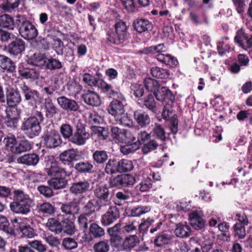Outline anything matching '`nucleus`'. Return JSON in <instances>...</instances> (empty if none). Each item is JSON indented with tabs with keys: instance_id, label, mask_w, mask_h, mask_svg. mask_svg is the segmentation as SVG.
<instances>
[{
	"instance_id": "nucleus-37",
	"label": "nucleus",
	"mask_w": 252,
	"mask_h": 252,
	"mask_svg": "<svg viewBox=\"0 0 252 252\" xmlns=\"http://www.w3.org/2000/svg\"><path fill=\"white\" fill-rule=\"evenodd\" d=\"M93 168V165L90 161L80 162L75 165V169L80 173H90Z\"/></svg>"
},
{
	"instance_id": "nucleus-16",
	"label": "nucleus",
	"mask_w": 252,
	"mask_h": 252,
	"mask_svg": "<svg viewBox=\"0 0 252 252\" xmlns=\"http://www.w3.org/2000/svg\"><path fill=\"white\" fill-rule=\"evenodd\" d=\"M98 84V87L110 97H113L116 96L119 97V94H122L120 93L118 89H114L110 85L107 84L102 79H99Z\"/></svg>"
},
{
	"instance_id": "nucleus-29",
	"label": "nucleus",
	"mask_w": 252,
	"mask_h": 252,
	"mask_svg": "<svg viewBox=\"0 0 252 252\" xmlns=\"http://www.w3.org/2000/svg\"><path fill=\"white\" fill-rule=\"evenodd\" d=\"M134 29L139 33H141L151 28L152 25L147 20L137 19L133 23Z\"/></svg>"
},
{
	"instance_id": "nucleus-56",
	"label": "nucleus",
	"mask_w": 252,
	"mask_h": 252,
	"mask_svg": "<svg viewBox=\"0 0 252 252\" xmlns=\"http://www.w3.org/2000/svg\"><path fill=\"white\" fill-rule=\"evenodd\" d=\"M60 132L64 139H68L72 136L73 128L69 124H63L60 127Z\"/></svg>"
},
{
	"instance_id": "nucleus-63",
	"label": "nucleus",
	"mask_w": 252,
	"mask_h": 252,
	"mask_svg": "<svg viewBox=\"0 0 252 252\" xmlns=\"http://www.w3.org/2000/svg\"><path fill=\"white\" fill-rule=\"evenodd\" d=\"M63 229L66 233L70 235H73L76 231L74 222L69 220L63 222Z\"/></svg>"
},
{
	"instance_id": "nucleus-34",
	"label": "nucleus",
	"mask_w": 252,
	"mask_h": 252,
	"mask_svg": "<svg viewBox=\"0 0 252 252\" xmlns=\"http://www.w3.org/2000/svg\"><path fill=\"white\" fill-rule=\"evenodd\" d=\"M0 66L4 70L12 72L14 70L15 66L13 61L4 55H0Z\"/></svg>"
},
{
	"instance_id": "nucleus-26",
	"label": "nucleus",
	"mask_w": 252,
	"mask_h": 252,
	"mask_svg": "<svg viewBox=\"0 0 252 252\" xmlns=\"http://www.w3.org/2000/svg\"><path fill=\"white\" fill-rule=\"evenodd\" d=\"M138 242V239L136 235H134L127 237L120 246V250L129 251L134 248Z\"/></svg>"
},
{
	"instance_id": "nucleus-38",
	"label": "nucleus",
	"mask_w": 252,
	"mask_h": 252,
	"mask_svg": "<svg viewBox=\"0 0 252 252\" xmlns=\"http://www.w3.org/2000/svg\"><path fill=\"white\" fill-rule=\"evenodd\" d=\"M63 67V64L59 60L50 58H47L45 65V68L48 70H56L60 69Z\"/></svg>"
},
{
	"instance_id": "nucleus-62",
	"label": "nucleus",
	"mask_w": 252,
	"mask_h": 252,
	"mask_svg": "<svg viewBox=\"0 0 252 252\" xmlns=\"http://www.w3.org/2000/svg\"><path fill=\"white\" fill-rule=\"evenodd\" d=\"M28 244L33 249L38 252H44L47 250L46 245L43 244L41 241L38 240L31 241L28 242Z\"/></svg>"
},
{
	"instance_id": "nucleus-61",
	"label": "nucleus",
	"mask_w": 252,
	"mask_h": 252,
	"mask_svg": "<svg viewBox=\"0 0 252 252\" xmlns=\"http://www.w3.org/2000/svg\"><path fill=\"white\" fill-rule=\"evenodd\" d=\"M121 147V152L124 155H127L133 152L139 148V143L126 144Z\"/></svg>"
},
{
	"instance_id": "nucleus-58",
	"label": "nucleus",
	"mask_w": 252,
	"mask_h": 252,
	"mask_svg": "<svg viewBox=\"0 0 252 252\" xmlns=\"http://www.w3.org/2000/svg\"><path fill=\"white\" fill-rule=\"evenodd\" d=\"M228 43L229 42L227 38L218 43L217 49L220 55H224L230 49V47Z\"/></svg>"
},
{
	"instance_id": "nucleus-5",
	"label": "nucleus",
	"mask_w": 252,
	"mask_h": 252,
	"mask_svg": "<svg viewBox=\"0 0 252 252\" xmlns=\"http://www.w3.org/2000/svg\"><path fill=\"white\" fill-rule=\"evenodd\" d=\"M94 196L97 199L96 203L99 208L108 205L110 204L109 199V191L108 188L103 184L96 185L94 189Z\"/></svg>"
},
{
	"instance_id": "nucleus-35",
	"label": "nucleus",
	"mask_w": 252,
	"mask_h": 252,
	"mask_svg": "<svg viewBox=\"0 0 252 252\" xmlns=\"http://www.w3.org/2000/svg\"><path fill=\"white\" fill-rule=\"evenodd\" d=\"M7 102L9 105L14 106L19 103L21 101L20 93L14 90H11L6 96Z\"/></svg>"
},
{
	"instance_id": "nucleus-15",
	"label": "nucleus",
	"mask_w": 252,
	"mask_h": 252,
	"mask_svg": "<svg viewBox=\"0 0 252 252\" xmlns=\"http://www.w3.org/2000/svg\"><path fill=\"white\" fill-rule=\"evenodd\" d=\"M154 94L158 101L167 99L172 102L174 99V96L171 91L165 87H159L154 93Z\"/></svg>"
},
{
	"instance_id": "nucleus-13",
	"label": "nucleus",
	"mask_w": 252,
	"mask_h": 252,
	"mask_svg": "<svg viewBox=\"0 0 252 252\" xmlns=\"http://www.w3.org/2000/svg\"><path fill=\"white\" fill-rule=\"evenodd\" d=\"M19 75L24 79L31 81L37 79L39 77V72L35 68H25L23 66L18 67Z\"/></svg>"
},
{
	"instance_id": "nucleus-1",
	"label": "nucleus",
	"mask_w": 252,
	"mask_h": 252,
	"mask_svg": "<svg viewBox=\"0 0 252 252\" xmlns=\"http://www.w3.org/2000/svg\"><path fill=\"white\" fill-rule=\"evenodd\" d=\"M33 201L23 191L16 189L13 191V202L11 203V211L16 214L26 215L31 211Z\"/></svg>"
},
{
	"instance_id": "nucleus-33",
	"label": "nucleus",
	"mask_w": 252,
	"mask_h": 252,
	"mask_svg": "<svg viewBox=\"0 0 252 252\" xmlns=\"http://www.w3.org/2000/svg\"><path fill=\"white\" fill-rule=\"evenodd\" d=\"M14 22L13 18L6 14L0 15V27L9 30H13Z\"/></svg>"
},
{
	"instance_id": "nucleus-46",
	"label": "nucleus",
	"mask_w": 252,
	"mask_h": 252,
	"mask_svg": "<svg viewBox=\"0 0 252 252\" xmlns=\"http://www.w3.org/2000/svg\"><path fill=\"white\" fill-rule=\"evenodd\" d=\"M234 235L238 239H244L246 235V229L244 226L240 223H236L233 227Z\"/></svg>"
},
{
	"instance_id": "nucleus-24",
	"label": "nucleus",
	"mask_w": 252,
	"mask_h": 252,
	"mask_svg": "<svg viewBox=\"0 0 252 252\" xmlns=\"http://www.w3.org/2000/svg\"><path fill=\"white\" fill-rule=\"evenodd\" d=\"M4 141L6 146L14 154H20L22 153L20 142H17L14 137H8L4 138Z\"/></svg>"
},
{
	"instance_id": "nucleus-50",
	"label": "nucleus",
	"mask_w": 252,
	"mask_h": 252,
	"mask_svg": "<svg viewBox=\"0 0 252 252\" xmlns=\"http://www.w3.org/2000/svg\"><path fill=\"white\" fill-rule=\"evenodd\" d=\"M94 160L97 163H103L108 159V155L104 151H96L93 155Z\"/></svg>"
},
{
	"instance_id": "nucleus-52",
	"label": "nucleus",
	"mask_w": 252,
	"mask_h": 252,
	"mask_svg": "<svg viewBox=\"0 0 252 252\" xmlns=\"http://www.w3.org/2000/svg\"><path fill=\"white\" fill-rule=\"evenodd\" d=\"M37 208L39 212L47 214H52L55 212L54 207L50 203L45 202L37 205Z\"/></svg>"
},
{
	"instance_id": "nucleus-48",
	"label": "nucleus",
	"mask_w": 252,
	"mask_h": 252,
	"mask_svg": "<svg viewBox=\"0 0 252 252\" xmlns=\"http://www.w3.org/2000/svg\"><path fill=\"white\" fill-rule=\"evenodd\" d=\"M121 143L133 144L138 143L136 141V137L131 132L127 129H125L124 134L121 142Z\"/></svg>"
},
{
	"instance_id": "nucleus-44",
	"label": "nucleus",
	"mask_w": 252,
	"mask_h": 252,
	"mask_svg": "<svg viewBox=\"0 0 252 252\" xmlns=\"http://www.w3.org/2000/svg\"><path fill=\"white\" fill-rule=\"evenodd\" d=\"M115 119L118 124L124 126L131 127L133 126L132 120L125 112L123 115L117 117Z\"/></svg>"
},
{
	"instance_id": "nucleus-6",
	"label": "nucleus",
	"mask_w": 252,
	"mask_h": 252,
	"mask_svg": "<svg viewBox=\"0 0 252 252\" xmlns=\"http://www.w3.org/2000/svg\"><path fill=\"white\" fill-rule=\"evenodd\" d=\"M42 138L44 144L49 148H55L60 146L62 142L59 133L54 129L45 131Z\"/></svg>"
},
{
	"instance_id": "nucleus-53",
	"label": "nucleus",
	"mask_w": 252,
	"mask_h": 252,
	"mask_svg": "<svg viewBox=\"0 0 252 252\" xmlns=\"http://www.w3.org/2000/svg\"><path fill=\"white\" fill-rule=\"evenodd\" d=\"M94 249L95 252H108L110 246L107 241H101L94 245Z\"/></svg>"
},
{
	"instance_id": "nucleus-60",
	"label": "nucleus",
	"mask_w": 252,
	"mask_h": 252,
	"mask_svg": "<svg viewBox=\"0 0 252 252\" xmlns=\"http://www.w3.org/2000/svg\"><path fill=\"white\" fill-rule=\"evenodd\" d=\"M62 245L66 250H68L74 249L78 247L77 242L71 238H64L62 242Z\"/></svg>"
},
{
	"instance_id": "nucleus-40",
	"label": "nucleus",
	"mask_w": 252,
	"mask_h": 252,
	"mask_svg": "<svg viewBox=\"0 0 252 252\" xmlns=\"http://www.w3.org/2000/svg\"><path fill=\"white\" fill-rule=\"evenodd\" d=\"M118 163L119 172H125L132 170L133 165L131 161L128 159H122Z\"/></svg>"
},
{
	"instance_id": "nucleus-27",
	"label": "nucleus",
	"mask_w": 252,
	"mask_h": 252,
	"mask_svg": "<svg viewBox=\"0 0 252 252\" xmlns=\"http://www.w3.org/2000/svg\"><path fill=\"white\" fill-rule=\"evenodd\" d=\"M151 221L153 222V220H151L150 221L147 220L144 222L141 223L140 224L135 221H129L127 223H126L124 226V230L127 233H132L135 231L137 230V227L139 225V229H142L143 226H146L148 227L149 224L151 223Z\"/></svg>"
},
{
	"instance_id": "nucleus-49",
	"label": "nucleus",
	"mask_w": 252,
	"mask_h": 252,
	"mask_svg": "<svg viewBox=\"0 0 252 252\" xmlns=\"http://www.w3.org/2000/svg\"><path fill=\"white\" fill-rule=\"evenodd\" d=\"M144 85L145 88L151 92L154 93L159 87L158 82L151 78H147L144 80Z\"/></svg>"
},
{
	"instance_id": "nucleus-18",
	"label": "nucleus",
	"mask_w": 252,
	"mask_h": 252,
	"mask_svg": "<svg viewBox=\"0 0 252 252\" xmlns=\"http://www.w3.org/2000/svg\"><path fill=\"white\" fill-rule=\"evenodd\" d=\"M25 42L20 39H17L10 43L8 46L9 53L13 55L21 54L25 50Z\"/></svg>"
},
{
	"instance_id": "nucleus-9",
	"label": "nucleus",
	"mask_w": 252,
	"mask_h": 252,
	"mask_svg": "<svg viewBox=\"0 0 252 252\" xmlns=\"http://www.w3.org/2000/svg\"><path fill=\"white\" fill-rule=\"evenodd\" d=\"M60 209L63 213L73 218L79 214L80 211L79 202L76 199H74L68 203L62 204Z\"/></svg>"
},
{
	"instance_id": "nucleus-7",
	"label": "nucleus",
	"mask_w": 252,
	"mask_h": 252,
	"mask_svg": "<svg viewBox=\"0 0 252 252\" xmlns=\"http://www.w3.org/2000/svg\"><path fill=\"white\" fill-rule=\"evenodd\" d=\"M118 99H114L110 104L108 107L109 114L113 116L114 118L120 116L125 112L124 102L125 98L122 94H120Z\"/></svg>"
},
{
	"instance_id": "nucleus-39",
	"label": "nucleus",
	"mask_w": 252,
	"mask_h": 252,
	"mask_svg": "<svg viewBox=\"0 0 252 252\" xmlns=\"http://www.w3.org/2000/svg\"><path fill=\"white\" fill-rule=\"evenodd\" d=\"M89 229L91 234L94 238H100L105 234L104 229L95 223L91 224Z\"/></svg>"
},
{
	"instance_id": "nucleus-57",
	"label": "nucleus",
	"mask_w": 252,
	"mask_h": 252,
	"mask_svg": "<svg viewBox=\"0 0 252 252\" xmlns=\"http://www.w3.org/2000/svg\"><path fill=\"white\" fill-rule=\"evenodd\" d=\"M166 47L163 44H159L157 46H152L145 48L143 50V53L149 54L150 53H160L166 51Z\"/></svg>"
},
{
	"instance_id": "nucleus-8",
	"label": "nucleus",
	"mask_w": 252,
	"mask_h": 252,
	"mask_svg": "<svg viewBox=\"0 0 252 252\" xmlns=\"http://www.w3.org/2000/svg\"><path fill=\"white\" fill-rule=\"evenodd\" d=\"M19 33L22 37L27 40L33 39L38 34L35 27L29 21L22 22L19 29Z\"/></svg>"
},
{
	"instance_id": "nucleus-22",
	"label": "nucleus",
	"mask_w": 252,
	"mask_h": 252,
	"mask_svg": "<svg viewBox=\"0 0 252 252\" xmlns=\"http://www.w3.org/2000/svg\"><path fill=\"white\" fill-rule=\"evenodd\" d=\"M78 155L74 149H69L65 151L60 155V159L64 164L69 163L77 159Z\"/></svg>"
},
{
	"instance_id": "nucleus-4",
	"label": "nucleus",
	"mask_w": 252,
	"mask_h": 252,
	"mask_svg": "<svg viewBox=\"0 0 252 252\" xmlns=\"http://www.w3.org/2000/svg\"><path fill=\"white\" fill-rule=\"evenodd\" d=\"M90 137V134L86 131L85 125L79 120L76 125V129L70 139V142L78 146L84 145Z\"/></svg>"
},
{
	"instance_id": "nucleus-30",
	"label": "nucleus",
	"mask_w": 252,
	"mask_h": 252,
	"mask_svg": "<svg viewBox=\"0 0 252 252\" xmlns=\"http://www.w3.org/2000/svg\"><path fill=\"white\" fill-rule=\"evenodd\" d=\"M175 233L178 237L186 238L189 236L191 233V229L188 225L179 223L177 224Z\"/></svg>"
},
{
	"instance_id": "nucleus-10",
	"label": "nucleus",
	"mask_w": 252,
	"mask_h": 252,
	"mask_svg": "<svg viewBox=\"0 0 252 252\" xmlns=\"http://www.w3.org/2000/svg\"><path fill=\"white\" fill-rule=\"evenodd\" d=\"M57 102L62 109L67 111H76L79 108L76 101L65 96L59 97Z\"/></svg>"
},
{
	"instance_id": "nucleus-19",
	"label": "nucleus",
	"mask_w": 252,
	"mask_h": 252,
	"mask_svg": "<svg viewBox=\"0 0 252 252\" xmlns=\"http://www.w3.org/2000/svg\"><path fill=\"white\" fill-rule=\"evenodd\" d=\"M21 89L26 100L33 101L34 102L40 101L41 97H40L37 91L31 89L25 84H23L21 87Z\"/></svg>"
},
{
	"instance_id": "nucleus-2",
	"label": "nucleus",
	"mask_w": 252,
	"mask_h": 252,
	"mask_svg": "<svg viewBox=\"0 0 252 252\" xmlns=\"http://www.w3.org/2000/svg\"><path fill=\"white\" fill-rule=\"evenodd\" d=\"M43 121V116L41 112L37 111L35 114L29 117L23 122L21 129L29 137L32 138L39 135L41 131L40 124Z\"/></svg>"
},
{
	"instance_id": "nucleus-54",
	"label": "nucleus",
	"mask_w": 252,
	"mask_h": 252,
	"mask_svg": "<svg viewBox=\"0 0 252 252\" xmlns=\"http://www.w3.org/2000/svg\"><path fill=\"white\" fill-rule=\"evenodd\" d=\"M151 71V74L154 77L158 78H166L169 75L166 70L158 67H153Z\"/></svg>"
},
{
	"instance_id": "nucleus-31",
	"label": "nucleus",
	"mask_w": 252,
	"mask_h": 252,
	"mask_svg": "<svg viewBox=\"0 0 252 252\" xmlns=\"http://www.w3.org/2000/svg\"><path fill=\"white\" fill-rule=\"evenodd\" d=\"M46 226L49 230L56 234L60 233L63 230L61 223L54 218L49 219L46 224Z\"/></svg>"
},
{
	"instance_id": "nucleus-28",
	"label": "nucleus",
	"mask_w": 252,
	"mask_h": 252,
	"mask_svg": "<svg viewBox=\"0 0 252 252\" xmlns=\"http://www.w3.org/2000/svg\"><path fill=\"white\" fill-rule=\"evenodd\" d=\"M66 177H56L48 181L49 185L53 188L59 189L65 187L67 185Z\"/></svg>"
},
{
	"instance_id": "nucleus-17",
	"label": "nucleus",
	"mask_w": 252,
	"mask_h": 252,
	"mask_svg": "<svg viewBox=\"0 0 252 252\" xmlns=\"http://www.w3.org/2000/svg\"><path fill=\"white\" fill-rule=\"evenodd\" d=\"M202 216V212L200 211H195L190 214L189 218L190 223L194 228L201 229L203 227L204 222Z\"/></svg>"
},
{
	"instance_id": "nucleus-12",
	"label": "nucleus",
	"mask_w": 252,
	"mask_h": 252,
	"mask_svg": "<svg viewBox=\"0 0 252 252\" xmlns=\"http://www.w3.org/2000/svg\"><path fill=\"white\" fill-rule=\"evenodd\" d=\"M90 188V184L87 180L79 181L72 183L70 187V191L75 195L87 192Z\"/></svg>"
},
{
	"instance_id": "nucleus-11",
	"label": "nucleus",
	"mask_w": 252,
	"mask_h": 252,
	"mask_svg": "<svg viewBox=\"0 0 252 252\" xmlns=\"http://www.w3.org/2000/svg\"><path fill=\"white\" fill-rule=\"evenodd\" d=\"M119 217V211L115 207H110L101 218V223L107 226L114 222Z\"/></svg>"
},
{
	"instance_id": "nucleus-14",
	"label": "nucleus",
	"mask_w": 252,
	"mask_h": 252,
	"mask_svg": "<svg viewBox=\"0 0 252 252\" xmlns=\"http://www.w3.org/2000/svg\"><path fill=\"white\" fill-rule=\"evenodd\" d=\"M85 102L91 106H98L101 103V100L98 94L94 91L87 90L83 94Z\"/></svg>"
},
{
	"instance_id": "nucleus-25",
	"label": "nucleus",
	"mask_w": 252,
	"mask_h": 252,
	"mask_svg": "<svg viewBox=\"0 0 252 252\" xmlns=\"http://www.w3.org/2000/svg\"><path fill=\"white\" fill-rule=\"evenodd\" d=\"M48 175L53 177H67L68 175L63 168L59 167L56 163H51V166L46 169Z\"/></svg>"
},
{
	"instance_id": "nucleus-21",
	"label": "nucleus",
	"mask_w": 252,
	"mask_h": 252,
	"mask_svg": "<svg viewBox=\"0 0 252 252\" xmlns=\"http://www.w3.org/2000/svg\"><path fill=\"white\" fill-rule=\"evenodd\" d=\"M133 116L137 124L141 127H145L150 123L149 115L144 112L136 111L134 112Z\"/></svg>"
},
{
	"instance_id": "nucleus-41",
	"label": "nucleus",
	"mask_w": 252,
	"mask_h": 252,
	"mask_svg": "<svg viewBox=\"0 0 252 252\" xmlns=\"http://www.w3.org/2000/svg\"><path fill=\"white\" fill-rule=\"evenodd\" d=\"M0 229L10 235H15L14 231L9 227V222L3 216L0 215Z\"/></svg>"
},
{
	"instance_id": "nucleus-47",
	"label": "nucleus",
	"mask_w": 252,
	"mask_h": 252,
	"mask_svg": "<svg viewBox=\"0 0 252 252\" xmlns=\"http://www.w3.org/2000/svg\"><path fill=\"white\" fill-rule=\"evenodd\" d=\"M96 219L93 218L92 216L85 215L82 213L78 217V222L80 227L87 228L88 223L90 222L94 221Z\"/></svg>"
},
{
	"instance_id": "nucleus-51",
	"label": "nucleus",
	"mask_w": 252,
	"mask_h": 252,
	"mask_svg": "<svg viewBox=\"0 0 252 252\" xmlns=\"http://www.w3.org/2000/svg\"><path fill=\"white\" fill-rule=\"evenodd\" d=\"M171 239V237L170 235L161 234L155 239L154 243L157 246L161 247L168 244Z\"/></svg>"
},
{
	"instance_id": "nucleus-45",
	"label": "nucleus",
	"mask_w": 252,
	"mask_h": 252,
	"mask_svg": "<svg viewBox=\"0 0 252 252\" xmlns=\"http://www.w3.org/2000/svg\"><path fill=\"white\" fill-rule=\"evenodd\" d=\"M105 171L109 174L119 172L118 161L115 159H110L106 164Z\"/></svg>"
},
{
	"instance_id": "nucleus-23",
	"label": "nucleus",
	"mask_w": 252,
	"mask_h": 252,
	"mask_svg": "<svg viewBox=\"0 0 252 252\" xmlns=\"http://www.w3.org/2000/svg\"><path fill=\"white\" fill-rule=\"evenodd\" d=\"M47 59L44 54L34 53L30 57V63L39 67H45Z\"/></svg>"
},
{
	"instance_id": "nucleus-64",
	"label": "nucleus",
	"mask_w": 252,
	"mask_h": 252,
	"mask_svg": "<svg viewBox=\"0 0 252 252\" xmlns=\"http://www.w3.org/2000/svg\"><path fill=\"white\" fill-rule=\"evenodd\" d=\"M150 208L149 206H138L131 210V215L133 217H139L140 216L149 212Z\"/></svg>"
},
{
	"instance_id": "nucleus-55",
	"label": "nucleus",
	"mask_w": 252,
	"mask_h": 252,
	"mask_svg": "<svg viewBox=\"0 0 252 252\" xmlns=\"http://www.w3.org/2000/svg\"><path fill=\"white\" fill-rule=\"evenodd\" d=\"M19 4V0H6L5 3L2 4L1 8L5 11L11 12L17 8Z\"/></svg>"
},
{
	"instance_id": "nucleus-20",
	"label": "nucleus",
	"mask_w": 252,
	"mask_h": 252,
	"mask_svg": "<svg viewBox=\"0 0 252 252\" xmlns=\"http://www.w3.org/2000/svg\"><path fill=\"white\" fill-rule=\"evenodd\" d=\"M39 156L35 154H25L17 159L19 163L27 165H35L39 161Z\"/></svg>"
},
{
	"instance_id": "nucleus-59",
	"label": "nucleus",
	"mask_w": 252,
	"mask_h": 252,
	"mask_svg": "<svg viewBox=\"0 0 252 252\" xmlns=\"http://www.w3.org/2000/svg\"><path fill=\"white\" fill-rule=\"evenodd\" d=\"M144 105L149 110L154 112L156 111V104L154 98L152 94L148 95L144 101Z\"/></svg>"
},
{
	"instance_id": "nucleus-36",
	"label": "nucleus",
	"mask_w": 252,
	"mask_h": 252,
	"mask_svg": "<svg viewBox=\"0 0 252 252\" xmlns=\"http://www.w3.org/2000/svg\"><path fill=\"white\" fill-rule=\"evenodd\" d=\"M125 129L117 126H113L110 129V135L116 143H121Z\"/></svg>"
},
{
	"instance_id": "nucleus-3",
	"label": "nucleus",
	"mask_w": 252,
	"mask_h": 252,
	"mask_svg": "<svg viewBox=\"0 0 252 252\" xmlns=\"http://www.w3.org/2000/svg\"><path fill=\"white\" fill-rule=\"evenodd\" d=\"M107 41L111 44L119 45L123 43L127 38V27L126 23L120 21L115 25V32H108Z\"/></svg>"
},
{
	"instance_id": "nucleus-43",
	"label": "nucleus",
	"mask_w": 252,
	"mask_h": 252,
	"mask_svg": "<svg viewBox=\"0 0 252 252\" xmlns=\"http://www.w3.org/2000/svg\"><path fill=\"white\" fill-rule=\"evenodd\" d=\"M83 214L96 219L95 206L93 200H89L83 207Z\"/></svg>"
},
{
	"instance_id": "nucleus-32",
	"label": "nucleus",
	"mask_w": 252,
	"mask_h": 252,
	"mask_svg": "<svg viewBox=\"0 0 252 252\" xmlns=\"http://www.w3.org/2000/svg\"><path fill=\"white\" fill-rule=\"evenodd\" d=\"M44 106L46 110V115L47 117L52 118L54 115L58 113L57 109L50 98H45Z\"/></svg>"
},
{
	"instance_id": "nucleus-42",
	"label": "nucleus",
	"mask_w": 252,
	"mask_h": 252,
	"mask_svg": "<svg viewBox=\"0 0 252 252\" xmlns=\"http://www.w3.org/2000/svg\"><path fill=\"white\" fill-rule=\"evenodd\" d=\"M152 188V180L149 178H146L137 185L135 189L137 190H139L141 192H146L149 191Z\"/></svg>"
}]
</instances>
